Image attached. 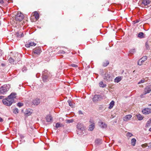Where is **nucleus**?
I'll return each mask as SVG.
<instances>
[{
	"instance_id": "nucleus-1",
	"label": "nucleus",
	"mask_w": 151,
	"mask_h": 151,
	"mask_svg": "<svg viewBox=\"0 0 151 151\" xmlns=\"http://www.w3.org/2000/svg\"><path fill=\"white\" fill-rule=\"evenodd\" d=\"M10 86L9 85H4L0 87V94H5L9 90Z\"/></svg>"
},
{
	"instance_id": "nucleus-2",
	"label": "nucleus",
	"mask_w": 151,
	"mask_h": 151,
	"mask_svg": "<svg viewBox=\"0 0 151 151\" xmlns=\"http://www.w3.org/2000/svg\"><path fill=\"white\" fill-rule=\"evenodd\" d=\"M2 102L3 104L5 105L8 106H10L14 102V100L10 99L8 97L7 98L3 99L2 100Z\"/></svg>"
},
{
	"instance_id": "nucleus-3",
	"label": "nucleus",
	"mask_w": 151,
	"mask_h": 151,
	"mask_svg": "<svg viewBox=\"0 0 151 151\" xmlns=\"http://www.w3.org/2000/svg\"><path fill=\"white\" fill-rule=\"evenodd\" d=\"M112 76V75L110 73H106L105 74L104 76V78L107 82L112 81L113 78Z\"/></svg>"
},
{
	"instance_id": "nucleus-4",
	"label": "nucleus",
	"mask_w": 151,
	"mask_h": 151,
	"mask_svg": "<svg viewBox=\"0 0 151 151\" xmlns=\"http://www.w3.org/2000/svg\"><path fill=\"white\" fill-rule=\"evenodd\" d=\"M24 18L23 15L20 12H18L15 17L17 21H21Z\"/></svg>"
},
{
	"instance_id": "nucleus-5",
	"label": "nucleus",
	"mask_w": 151,
	"mask_h": 151,
	"mask_svg": "<svg viewBox=\"0 0 151 151\" xmlns=\"http://www.w3.org/2000/svg\"><path fill=\"white\" fill-rule=\"evenodd\" d=\"M151 4V1L150 0H142L141 5L142 7H145Z\"/></svg>"
},
{
	"instance_id": "nucleus-6",
	"label": "nucleus",
	"mask_w": 151,
	"mask_h": 151,
	"mask_svg": "<svg viewBox=\"0 0 151 151\" xmlns=\"http://www.w3.org/2000/svg\"><path fill=\"white\" fill-rule=\"evenodd\" d=\"M142 112L143 114H148L151 113V109L148 108H144L142 109Z\"/></svg>"
},
{
	"instance_id": "nucleus-7",
	"label": "nucleus",
	"mask_w": 151,
	"mask_h": 151,
	"mask_svg": "<svg viewBox=\"0 0 151 151\" xmlns=\"http://www.w3.org/2000/svg\"><path fill=\"white\" fill-rule=\"evenodd\" d=\"M45 71H47V70H45V71H43L42 72L43 76H42V80L44 82H46L48 80V78L50 77V76L48 75V74L47 75H44V74L45 73Z\"/></svg>"
},
{
	"instance_id": "nucleus-8",
	"label": "nucleus",
	"mask_w": 151,
	"mask_h": 151,
	"mask_svg": "<svg viewBox=\"0 0 151 151\" xmlns=\"http://www.w3.org/2000/svg\"><path fill=\"white\" fill-rule=\"evenodd\" d=\"M102 99L101 96L99 95H94L93 100V102H95L100 101Z\"/></svg>"
},
{
	"instance_id": "nucleus-9",
	"label": "nucleus",
	"mask_w": 151,
	"mask_h": 151,
	"mask_svg": "<svg viewBox=\"0 0 151 151\" xmlns=\"http://www.w3.org/2000/svg\"><path fill=\"white\" fill-rule=\"evenodd\" d=\"M42 52L41 50L40 47H38L34 49L33 50V53L36 55H39Z\"/></svg>"
},
{
	"instance_id": "nucleus-10",
	"label": "nucleus",
	"mask_w": 151,
	"mask_h": 151,
	"mask_svg": "<svg viewBox=\"0 0 151 151\" xmlns=\"http://www.w3.org/2000/svg\"><path fill=\"white\" fill-rule=\"evenodd\" d=\"M147 58L146 56H145L142 58L141 59L139 60L137 62V64L139 65H141L143 62L146 60Z\"/></svg>"
},
{
	"instance_id": "nucleus-11",
	"label": "nucleus",
	"mask_w": 151,
	"mask_h": 151,
	"mask_svg": "<svg viewBox=\"0 0 151 151\" xmlns=\"http://www.w3.org/2000/svg\"><path fill=\"white\" fill-rule=\"evenodd\" d=\"M151 91V86L149 85L146 86L144 89V92L145 94L149 93Z\"/></svg>"
},
{
	"instance_id": "nucleus-12",
	"label": "nucleus",
	"mask_w": 151,
	"mask_h": 151,
	"mask_svg": "<svg viewBox=\"0 0 151 151\" xmlns=\"http://www.w3.org/2000/svg\"><path fill=\"white\" fill-rule=\"evenodd\" d=\"M40 99L39 98H36L33 100L32 104L35 105H38L40 103Z\"/></svg>"
},
{
	"instance_id": "nucleus-13",
	"label": "nucleus",
	"mask_w": 151,
	"mask_h": 151,
	"mask_svg": "<svg viewBox=\"0 0 151 151\" xmlns=\"http://www.w3.org/2000/svg\"><path fill=\"white\" fill-rule=\"evenodd\" d=\"M99 126L102 128L105 129L107 127V124L101 121L99 122Z\"/></svg>"
},
{
	"instance_id": "nucleus-14",
	"label": "nucleus",
	"mask_w": 151,
	"mask_h": 151,
	"mask_svg": "<svg viewBox=\"0 0 151 151\" xmlns=\"http://www.w3.org/2000/svg\"><path fill=\"white\" fill-rule=\"evenodd\" d=\"M36 45V44L35 43L33 42H30L28 41V42H27L25 44V46L27 47H29L30 46H35Z\"/></svg>"
},
{
	"instance_id": "nucleus-15",
	"label": "nucleus",
	"mask_w": 151,
	"mask_h": 151,
	"mask_svg": "<svg viewBox=\"0 0 151 151\" xmlns=\"http://www.w3.org/2000/svg\"><path fill=\"white\" fill-rule=\"evenodd\" d=\"M90 122L91 123H92V124L90 125L89 126V130L90 131H92L94 129L95 127V124L94 123H93V122L92 120H90Z\"/></svg>"
},
{
	"instance_id": "nucleus-16",
	"label": "nucleus",
	"mask_w": 151,
	"mask_h": 151,
	"mask_svg": "<svg viewBox=\"0 0 151 151\" xmlns=\"http://www.w3.org/2000/svg\"><path fill=\"white\" fill-rule=\"evenodd\" d=\"M17 94L15 93H12L8 97L11 99L14 100V99L16 97Z\"/></svg>"
},
{
	"instance_id": "nucleus-17",
	"label": "nucleus",
	"mask_w": 151,
	"mask_h": 151,
	"mask_svg": "<svg viewBox=\"0 0 151 151\" xmlns=\"http://www.w3.org/2000/svg\"><path fill=\"white\" fill-rule=\"evenodd\" d=\"M46 121L47 122H52V117L50 115H48L46 117Z\"/></svg>"
},
{
	"instance_id": "nucleus-18",
	"label": "nucleus",
	"mask_w": 151,
	"mask_h": 151,
	"mask_svg": "<svg viewBox=\"0 0 151 151\" xmlns=\"http://www.w3.org/2000/svg\"><path fill=\"white\" fill-rule=\"evenodd\" d=\"M132 117V115L130 114H129L123 118V120L124 121H127L130 120Z\"/></svg>"
},
{
	"instance_id": "nucleus-19",
	"label": "nucleus",
	"mask_w": 151,
	"mask_h": 151,
	"mask_svg": "<svg viewBox=\"0 0 151 151\" xmlns=\"http://www.w3.org/2000/svg\"><path fill=\"white\" fill-rule=\"evenodd\" d=\"M77 127L78 130L83 131L84 129L83 125L81 124H78Z\"/></svg>"
},
{
	"instance_id": "nucleus-20",
	"label": "nucleus",
	"mask_w": 151,
	"mask_h": 151,
	"mask_svg": "<svg viewBox=\"0 0 151 151\" xmlns=\"http://www.w3.org/2000/svg\"><path fill=\"white\" fill-rule=\"evenodd\" d=\"M122 78L121 77H117L114 79V82L118 83L122 80Z\"/></svg>"
},
{
	"instance_id": "nucleus-21",
	"label": "nucleus",
	"mask_w": 151,
	"mask_h": 151,
	"mask_svg": "<svg viewBox=\"0 0 151 151\" xmlns=\"http://www.w3.org/2000/svg\"><path fill=\"white\" fill-rule=\"evenodd\" d=\"M102 141L101 139H98L95 140V143L96 145H100L102 143Z\"/></svg>"
},
{
	"instance_id": "nucleus-22",
	"label": "nucleus",
	"mask_w": 151,
	"mask_h": 151,
	"mask_svg": "<svg viewBox=\"0 0 151 151\" xmlns=\"http://www.w3.org/2000/svg\"><path fill=\"white\" fill-rule=\"evenodd\" d=\"M31 110H26L25 112H24L26 116H28L30 115L32 112L31 111Z\"/></svg>"
},
{
	"instance_id": "nucleus-23",
	"label": "nucleus",
	"mask_w": 151,
	"mask_h": 151,
	"mask_svg": "<svg viewBox=\"0 0 151 151\" xmlns=\"http://www.w3.org/2000/svg\"><path fill=\"white\" fill-rule=\"evenodd\" d=\"M114 101H112L109 104V109H112L114 105Z\"/></svg>"
},
{
	"instance_id": "nucleus-24",
	"label": "nucleus",
	"mask_w": 151,
	"mask_h": 151,
	"mask_svg": "<svg viewBox=\"0 0 151 151\" xmlns=\"http://www.w3.org/2000/svg\"><path fill=\"white\" fill-rule=\"evenodd\" d=\"M34 16L36 20H38L39 19V15L37 12H34Z\"/></svg>"
},
{
	"instance_id": "nucleus-25",
	"label": "nucleus",
	"mask_w": 151,
	"mask_h": 151,
	"mask_svg": "<svg viewBox=\"0 0 151 151\" xmlns=\"http://www.w3.org/2000/svg\"><path fill=\"white\" fill-rule=\"evenodd\" d=\"M136 141V139L135 138H133L131 139V144L132 146H135Z\"/></svg>"
},
{
	"instance_id": "nucleus-26",
	"label": "nucleus",
	"mask_w": 151,
	"mask_h": 151,
	"mask_svg": "<svg viewBox=\"0 0 151 151\" xmlns=\"http://www.w3.org/2000/svg\"><path fill=\"white\" fill-rule=\"evenodd\" d=\"M99 86L100 87L102 88H104L106 87V85L105 84H104L103 82L101 81L99 83Z\"/></svg>"
},
{
	"instance_id": "nucleus-27",
	"label": "nucleus",
	"mask_w": 151,
	"mask_h": 151,
	"mask_svg": "<svg viewBox=\"0 0 151 151\" xmlns=\"http://www.w3.org/2000/svg\"><path fill=\"white\" fill-rule=\"evenodd\" d=\"M137 117L139 120H141L143 119V117H142V116L140 114L137 115Z\"/></svg>"
},
{
	"instance_id": "nucleus-28",
	"label": "nucleus",
	"mask_w": 151,
	"mask_h": 151,
	"mask_svg": "<svg viewBox=\"0 0 151 151\" xmlns=\"http://www.w3.org/2000/svg\"><path fill=\"white\" fill-rule=\"evenodd\" d=\"M68 102L69 104V105L71 107H73L74 106V104L71 102V101L70 100H68Z\"/></svg>"
},
{
	"instance_id": "nucleus-29",
	"label": "nucleus",
	"mask_w": 151,
	"mask_h": 151,
	"mask_svg": "<svg viewBox=\"0 0 151 151\" xmlns=\"http://www.w3.org/2000/svg\"><path fill=\"white\" fill-rule=\"evenodd\" d=\"M15 61H18V60H17L16 59H15L14 60L12 58H10L9 59V62L10 63H14V62Z\"/></svg>"
},
{
	"instance_id": "nucleus-30",
	"label": "nucleus",
	"mask_w": 151,
	"mask_h": 151,
	"mask_svg": "<svg viewBox=\"0 0 151 151\" xmlns=\"http://www.w3.org/2000/svg\"><path fill=\"white\" fill-rule=\"evenodd\" d=\"M144 33L142 32H140L138 34V37L140 38H142L143 37Z\"/></svg>"
},
{
	"instance_id": "nucleus-31",
	"label": "nucleus",
	"mask_w": 151,
	"mask_h": 151,
	"mask_svg": "<svg viewBox=\"0 0 151 151\" xmlns=\"http://www.w3.org/2000/svg\"><path fill=\"white\" fill-rule=\"evenodd\" d=\"M151 125V122L148 121L146 124L145 127H148L150 126Z\"/></svg>"
},
{
	"instance_id": "nucleus-32",
	"label": "nucleus",
	"mask_w": 151,
	"mask_h": 151,
	"mask_svg": "<svg viewBox=\"0 0 151 151\" xmlns=\"http://www.w3.org/2000/svg\"><path fill=\"white\" fill-rule=\"evenodd\" d=\"M135 52V49H132L130 50L129 51V52L130 54H133Z\"/></svg>"
},
{
	"instance_id": "nucleus-33",
	"label": "nucleus",
	"mask_w": 151,
	"mask_h": 151,
	"mask_svg": "<svg viewBox=\"0 0 151 151\" xmlns=\"http://www.w3.org/2000/svg\"><path fill=\"white\" fill-rule=\"evenodd\" d=\"M19 111L18 109L17 108H15L14 109L13 112L15 114H17L19 113Z\"/></svg>"
},
{
	"instance_id": "nucleus-34",
	"label": "nucleus",
	"mask_w": 151,
	"mask_h": 151,
	"mask_svg": "<svg viewBox=\"0 0 151 151\" xmlns=\"http://www.w3.org/2000/svg\"><path fill=\"white\" fill-rule=\"evenodd\" d=\"M133 136V135L131 133L128 132L126 134V136L127 137H131L132 136Z\"/></svg>"
},
{
	"instance_id": "nucleus-35",
	"label": "nucleus",
	"mask_w": 151,
	"mask_h": 151,
	"mask_svg": "<svg viewBox=\"0 0 151 151\" xmlns=\"http://www.w3.org/2000/svg\"><path fill=\"white\" fill-rule=\"evenodd\" d=\"M62 125L61 124H60V123H58L56 124L55 127L56 128H58L61 127Z\"/></svg>"
},
{
	"instance_id": "nucleus-36",
	"label": "nucleus",
	"mask_w": 151,
	"mask_h": 151,
	"mask_svg": "<svg viewBox=\"0 0 151 151\" xmlns=\"http://www.w3.org/2000/svg\"><path fill=\"white\" fill-rule=\"evenodd\" d=\"M109 64V62L108 61H106V63H103V65L104 66L106 67Z\"/></svg>"
},
{
	"instance_id": "nucleus-37",
	"label": "nucleus",
	"mask_w": 151,
	"mask_h": 151,
	"mask_svg": "<svg viewBox=\"0 0 151 151\" xmlns=\"http://www.w3.org/2000/svg\"><path fill=\"white\" fill-rule=\"evenodd\" d=\"M23 104L22 103L19 102L17 104V106L19 107H21L22 106H23Z\"/></svg>"
},
{
	"instance_id": "nucleus-38",
	"label": "nucleus",
	"mask_w": 151,
	"mask_h": 151,
	"mask_svg": "<svg viewBox=\"0 0 151 151\" xmlns=\"http://www.w3.org/2000/svg\"><path fill=\"white\" fill-rule=\"evenodd\" d=\"M145 81V79H142L138 83V84H140L141 83H143Z\"/></svg>"
},
{
	"instance_id": "nucleus-39",
	"label": "nucleus",
	"mask_w": 151,
	"mask_h": 151,
	"mask_svg": "<svg viewBox=\"0 0 151 151\" xmlns=\"http://www.w3.org/2000/svg\"><path fill=\"white\" fill-rule=\"evenodd\" d=\"M59 53L60 54H64L65 53V52L63 50H60L59 51Z\"/></svg>"
},
{
	"instance_id": "nucleus-40",
	"label": "nucleus",
	"mask_w": 151,
	"mask_h": 151,
	"mask_svg": "<svg viewBox=\"0 0 151 151\" xmlns=\"http://www.w3.org/2000/svg\"><path fill=\"white\" fill-rule=\"evenodd\" d=\"M146 94H145V93L144 92V93L143 94H141V95H140V97L141 98H144L145 97V95Z\"/></svg>"
},
{
	"instance_id": "nucleus-41",
	"label": "nucleus",
	"mask_w": 151,
	"mask_h": 151,
	"mask_svg": "<svg viewBox=\"0 0 151 151\" xmlns=\"http://www.w3.org/2000/svg\"><path fill=\"white\" fill-rule=\"evenodd\" d=\"M16 37H20V32H17L16 34Z\"/></svg>"
},
{
	"instance_id": "nucleus-42",
	"label": "nucleus",
	"mask_w": 151,
	"mask_h": 151,
	"mask_svg": "<svg viewBox=\"0 0 151 151\" xmlns=\"http://www.w3.org/2000/svg\"><path fill=\"white\" fill-rule=\"evenodd\" d=\"M71 66L73 67H75V68H77L78 67V65H76L74 64H72L71 65Z\"/></svg>"
},
{
	"instance_id": "nucleus-43",
	"label": "nucleus",
	"mask_w": 151,
	"mask_h": 151,
	"mask_svg": "<svg viewBox=\"0 0 151 151\" xmlns=\"http://www.w3.org/2000/svg\"><path fill=\"white\" fill-rule=\"evenodd\" d=\"M22 71L23 72H25V71H26V70H27L26 68L25 67H24L22 68Z\"/></svg>"
},
{
	"instance_id": "nucleus-44",
	"label": "nucleus",
	"mask_w": 151,
	"mask_h": 151,
	"mask_svg": "<svg viewBox=\"0 0 151 151\" xmlns=\"http://www.w3.org/2000/svg\"><path fill=\"white\" fill-rule=\"evenodd\" d=\"M145 46L146 48L147 49L149 48V46L147 42H146L145 43Z\"/></svg>"
},
{
	"instance_id": "nucleus-45",
	"label": "nucleus",
	"mask_w": 151,
	"mask_h": 151,
	"mask_svg": "<svg viewBox=\"0 0 151 151\" xmlns=\"http://www.w3.org/2000/svg\"><path fill=\"white\" fill-rule=\"evenodd\" d=\"M73 120L72 119L68 120H67V123H70L73 122Z\"/></svg>"
},
{
	"instance_id": "nucleus-46",
	"label": "nucleus",
	"mask_w": 151,
	"mask_h": 151,
	"mask_svg": "<svg viewBox=\"0 0 151 151\" xmlns=\"http://www.w3.org/2000/svg\"><path fill=\"white\" fill-rule=\"evenodd\" d=\"M139 22V21L138 20H137L135 21H134L133 22L134 23V24H135L136 23H138Z\"/></svg>"
},
{
	"instance_id": "nucleus-47",
	"label": "nucleus",
	"mask_w": 151,
	"mask_h": 151,
	"mask_svg": "<svg viewBox=\"0 0 151 151\" xmlns=\"http://www.w3.org/2000/svg\"><path fill=\"white\" fill-rule=\"evenodd\" d=\"M148 146L149 148H151V142L148 144Z\"/></svg>"
},
{
	"instance_id": "nucleus-48",
	"label": "nucleus",
	"mask_w": 151,
	"mask_h": 151,
	"mask_svg": "<svg viewBox=\"0 0 151 151\" xmlns=\"http://www.w3.org/2000/svg\"><path fill=\"white\" fill-rule=\"evenodd\" d=\"M78 114H83L81 110H80L78 111Z\"/></svg>"
},
{
	"instance_id": "nucleus-49",
	"label": "nucleus",
	"mask_w": 151,
	"mask_h": 151,
	"mask_svg": "<svg viewBox=\"0 0 151 151\" xmlns=\"http://www.w3.org/2000/svg\"><path fill=\"white\" fill-rule=\"evenodd\" d=\"M23 36V33L22 32H20V37H21Z\"/></svg>"
},
{
	"instance_id": "nucleus-50",
	"label": "nucleus",
	"mask_w": 151,
	"mask_h": 151,
	"mask_svg": "<svg viewBox=\"0 0 151 151\" xmlns=\"http://www.w3.org/2000/svg\"><path fill=\"white\" fill-rule=\"evenodd\" d=\"M4 96H0V99H4L3 98H4Z\"/></svg>"
},
{
	"instance_id": "nucleus-51",
	"label": "nucleus",
	"mask_w": 151,
	"mask_h": 151,
	"mask_svg": "<svg viewBox=\"0 0 151 151\" xmlns=\"http://www.w3.org/2000/svg\"><path fill=\"white\" fill-rule=\"evenodd\" d=\"M0 3L2 4L4 3L3 0H0Z\"/></svg>"
},
{
	"instance_id": "nucleus-52",
	"label": "nucleus",
	"mask_w": 151,
	"mask_h": 151,
	"mask_svg": "<svg viewBox=\"0 0 151 151\" xmlns=\"http://www.w3.org/2000/svg\"><path fill=\"white\" fill-rule=\"evenodd\" d=\"M3 120L2 119L1 117H0V122H3Z\"/></svg>"
},
{
	"instance_id": "nucleus-53",
	"label": "nucleus",
	"mask_w": 151,
	"mask_h": 151,
	"mask_svg": "<svg viewBox=\"0 0 151 151\" xmlns=\"http://www.w3.org/2000/svg\"><path fill=\"white\" fill-rule=\"evenodd\" d=\"M148 121L149 122H151V118Z\"/></svg>"
},
{
	"instance_id": "nucleus-54",
	"label": "nucleus",
	"mask_w": 151,
	"mask_h": 151,
	"mask_svg": "<svg viewBox=\"0 0 151 151\" xmlns=\"http://www.w3.org/2000/svg\"><path fill=\"white\" fill-rule=\"evenodd\" d=\"M38 74H39L38 73L36 75V77L37 78L39 77V76H38Z\"/></svg>"
},
{
	"instance_id": "nucleus-55",
	"label": "nucleus",
	"mask_w": 151,
	"mask_h": 151,
	"mask_svg": "<svg viewBox=\"0 0 151 151\" xmlns=\"http://www.w3.org/2000/svg\"><path fill=\"white\" fill-rule=\"evenodd\" d=\"M149 131L150 132H151V127L149 129Z\"/></svg>"
},
{
	"instance_id": "nucleus-56",
	"label": "nucleus",
	"mask_w": 151,
	"mask_h": 151,
	"mask_svg": "<svg viewBox=\"0 0 151 151\" xmlns=\"http://www.w3.org/2000/svg\"><path fill=\"white\" fill-rule=\"evenodd\" d=\"M1 65H2L3 66V65H4V64H2Z\"/></svg>"
},
{
	"instance_id": "nucleus-57",
	"label": "nucleus",
	"mask_w": 151,
	"mask_h": 151,
	"mask_svg": "<svg viewBox=\"0 0 151 151\" xmlns=\"http://www.w3.org/2000/svg\"><path fill=\"white\" fill-rule=\"evenodd\" d=\"M149 106H151V104H150V105H149Z\"/></svg>"
},
{
	"instance_id": "nucleus-58",
	"label": "nucleus",
	"mask_w": 151,
	"mask_h": 151,
	"mask_svg": "<svg viewBox=\"0 0 151 151\" xmlns=\"http://www.w3.org/2000/svg\"><path fill=\"white\" fill-rule=\"evenodd\" d=\"M38 76L39 77V75H38Z\"/></svg>"
}]
</instances>
